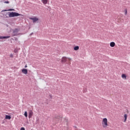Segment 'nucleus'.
<instances>
[{
  "label": "nucleus",
  "mask_w": 130,
  "mask_h": 130,
  "mask_svg": "<svg viewBox=\"0 0 130 130\" xmlns=\"http://www.w3.org/2000/svg\"><path fill=\"white\" fill-rule=\"evenodd\" d=\"M8 14L9 15V18H14V17H18L19 16H22V14L17 12H7V15H8Z\"/></svg>",
  "instance_id": "f257e3e1"
},
{
  "label": "nucleus",
  "mask_w": 130,
  "mask_h": 130,
  "mask_svg": "<svg viewBox=\"0 0 130 130\" xmlns=\"http://www.w3.org/2000/svg\"><path fill=\"white\" fill-rule=\"evenodd\" d=\"M19 31H20L19 28H15L13 31L12 36H18V35H20V34H19Z\"/></svg>",
  "instance_id": "f03ea898"
},
{
  "label": "nucleus",
  "mask_w": 130,
  "mask_h": 130,
  "mask_svg": "<svg viewBox=\"0 0 130 130\" xmlns=\"http://www.w3.org/2000/svg\"><path fill=\"white\" fill-rule=\"evenodd\" d=\"M102 125L103 127H107L108 124L107 123V118H104L103 119Z\"/></svg>",
  "instance_id": "7ed1b4c3"
},
{
  "label": "nucleus",
  "mask_w": 130,
  "mask_h": 130,
  "mask_svg": "<svg viewBox=\"0 0 130 130\" xmlns=\"http://www.w3.org/2000/svg\"><path fill=\"white\" fill-rule=\"evenodd\" d=\"M8 38H11V36H0V39H8Z\"/></svg>",
  "instance_id": "20e7f679"
},
{
  "label": "nucleus",
  "mask_w": 130,
  "mask_h": 130,
  "mask_svg": "<svg viewBox=\"0 0 130 130\" xmlns=\"http://www.w3.org/2000/svg\"><path fill=\"white\" fill-rule=\"evenodd\" d=\"M22 73L24 74V75H27L28 74V70L24 69L22 70Z\"/></svg>",
  "instance_id": "39448f33"
},
{
  "label": "nucleus",
  "mask_w": 130,
  "mask_h": 130,
  "mask_svg": "<svg viewBox=\"0 0 130 130\" xmlns=\"http://www.w3.org/2000/svg\"><path fill=\"white\" fill-rule=\"evenodd\" d=\"M31 20H32L33 23H35V22H37L38 21L39 19L36 17L31 18Z\"/></svg>",
  "instance_id": "423d86ee"
},
{
  "label": "nucleus",
  "mask_w": 130,
  "mask_h": 130,
  "mask_svg": "<svg viewBox=\"0 0 130 130\" xmlns=\"http://www.w3.org/2000/svg\"><path fill=\"white\" fill-rule=\"evenodd\" d=\"M110 46H111V47H114V46H115V43L114 42H111L110 44Z\"/></svg>",
  "instance_id": "0eeeda50"
},
{
  "label": "nucleus",
  "mask_w": 130,
  "mask_h": 130,
  "mask_svg": "<svg viewBox=\"0 0 130 130\" xmlns=\"http://www.w3.org/2000/svg\"><path fill=\"white\" fill-rule=\"evenodd\" d=\"M61 61H62V63H63L64 62H67V57H62Z\"/></svg>",
  "instance_id": "6e6552de"
},
{
  "label": "nucleus",
  "mask_w": 130,
  "mask_h": 130,
  "mask_svg": "<svg viewBox=\"0 0 130 130\" xmlns=\"http://www.w3.org/2000/svg\"><path fill=\"white\" fill-rule=\"evenodd\" d=\"M48 2V0H42V2L43 3V4H44V5H47Z\"/></svg>",
  "instance_id": "1a4fd4ad"
},
{
  "label": "nucleus",
  "mask_w": 130,
  "mask_h": 130,
  "mask_svg": "<svg viewBox=\"0 0 130 130\" xmlns=\"http://www.w3.org/2000/svg\"><path fill=\"white\" fill-rule=\"evenodd\" d=\"M32 115H33V112H29L28 114V118H31V117H32Z\"/></svg>",
  "instance_id": "9d476101"
},
{
  "label": "nucleus",
  "mask_w": 130,
  "mask_h": 130,
  "mask_svg": "<svg viewBox=\"0 0 130 130\" xmlns=\"http://www.w3.org/2000/svg\"><path fill=\"white\" fill-rule=\"evenodd\" d=\"M124 122H125V121H126V119L127 118V115L126 114H125L124 115Z\"/></svg>",
  "instance_id": "9b49d317"
},
{
  "label": "nucleus",
  "mask_w": 130,
  "mask_h": 130,
  "mask_svg": "<svg viewBox=\"0 0 130 130\" xmlns=\"http://www.w3.org/2000/svg\"><path fill=\"white\" fill-rule=\"evenodd\" d=\"M6 119H11V117L10 115H7L5 117Z\"/></svg>",
  "instance_id": "f8f14e48"
},
{
  "label": "nucleus",
  "mask_w": 130,
  "mask_h": 130,
  "mask_svg": "<svg viewBox=\"0 0 130 130\" xmlns=\"http://www.w3.org/2000/svg\"><path fill=\"white\" fill-rule=\"evenodd\" d=\"M79 48V46H76L74 47V50H78Z\"/></svg>",
  "instance_id": "ddd939ff"
},
{
  "label": "nucleus",
  "mask_w": 130,
  "mask_h": 130,
  "mask_svg": "<svg viewBox=\"0 0 130 130\" xmlns=\"http://www.w3.org/2000/svg\"><path fill=\"white\" fill-rule=\"evenodd\" d=\"M121 77L123 79H126V75H125V74H122Z\"/></svg>",
  "instance_id": "4468645a"
},
{
  "label": "nucleus",
  "mask_w": 130,
  "mask_h": 130,
  "mask_svg": "<svg viewBox=\"0 0 130 130\" xmlns=\"http://www.w3.org/2000/svg\"><path fill=\"white\" fill-rule=\"evenodd\" d=\"M24 116H25V117H28V113H27V111L24 112Z\"/></svg>",
  "instance_id": "2eb2a0df"
},
{
  "label": "nucleus",
  "mask_w": 130,
  "mask_h": 130,
  "mask_svg": "<svg viewBox=\"0 0 130 130\" xmlns=\"http://www.w3.org/2000/svg\"><path fill=\"white\" fill-rule=\"evenodd\" d=\"M15 11V9H8V11Z\"/></svg>",
  "instance_id": "dca6fc26"
},
{
  "label": "nucleus",
  "mask_w": 130,
  "mask_h": 130,
  "mask_svg": "<svg viewBox=\"0 0 130 130\" xmlns=\"http://www.w3.org/2000/svg\"><path fill=\"white\" fill-rule=\"evenodd\" d=\"M4 3L5 4H10V2H9V1H5V2H4Z\"/></svg>",
  "instance_id": "f3484780"
},
{
  "label": "nucleus",
  "mask_w": 130,
  "mask_h": 130,
  "mask_svg": "<svg viewBox=\"0 0 130 130\" xmlns=\"http://www.w3.org/2000/svg\"><path fill=\"white\" fill-rule=\"evenodd\" d=\"M8 11H9V10H4L2 11V12H8Z\"/></svg>",
  "instance_id": "a211bd4d"
},
{
  "label": "nucleus",
  "mask_w": 130,
  "mask_h": 130,
  "mask_svg": "<svg viewBox=\"0 0 130 130\" xmlns=\"http://www.w3.org/2000/svg\"><path fill=\"white\" fill-rule=\"evenodd\" d=\"M14 40H15V41H18V38H14Z\"/></svg>",
  "instance_id": "6ab92c4d"
},
{
  "label": "nucleus",
  "mask_w": 130,
  "mask_h": 130,
  "mask_svg": "<svg viewBox=\"0 0 130 130\" xmlns=\"http://www.w3.org/2000/svg\"><path fill=\"white\" fill-rule=\"evenodd\" d=\"M20 130H25V128H24L23 127H21L20 128Z\"/></svg>",
  "instance_id": "aec40b11"
},
{
  "label": "nucleus",
  "mask_w": 130,
  "mask_h": 130,
  "mask_svg": "<svg viewBox=\"0 0 130 130\" xmlns=\"http://www.w3.org/2000/svg\"><path fill=\"white\" fill-rule=\"evenodd\" d=\"M126 14H127V10H125V15H126Z\"/></svg>",
  "instance_id": "412c9836"
},
{
  "label": "nucleus",
  "mask_w": 130,
  "mask_h": 130,
  "mask_svg": "<svg viewBox=\"0 0 130 130\" xmlns=\"http://www.w3.org/2000/svg\"><path fill=\"white\" fill-rule=\"evenodd\" d=\"M83 92H87V89H84V90H83Z\"/></svg>",
  "instance_id": "4be33fe9"
},
{
  "label": "nucleus",
  "mask_w": 130,
  "mask_h": 130,
  "mask_svg": "<svg viewBox=\"0 0 130 130\" xmlns=\"http://www.w3.org/2000/svg\"><path fill=\"white\" fill-rule=\"evenodd\" d=\"M56 118H57V119H59V116H57V117H56Z\"/></svg>",
  "instance_id": "5701e85b"
},
{
  "label": "nucleus",
  "mask_w": 130,
  "mask_h": 130,
  "mask_svg": "<svg viewBox=\"0 0 130 130\" xmlns=\"http://www.w3.org/2000/svg\"><path fill=\"white\" fill-rule=\"evenodd\" d=\"M34 33L33 32H31L30 34V36H31V35H33Z\"/></svg>",
  "instance_id": "b1692460"
},
{
  "label": "nucleus",
  "mask_w": 130,
  "mask_h": 130,
  "mask_svg": "<svg viewBox=\"0 0 130 130\" xmlns=\"http://www.w3.org/2000/svg\"><path fill=\"white\" fill-rule=\"evenodd\" d=\"M10 56H11V57H13V56H14V55H13V54H11Z\"/></svg>",
  "instance_id": "393cba45"
},
{
  "label": "nucleus",
  "mask_w": 130,
  "mask_h": 130,
  "mask_svg": "<svg viewBox=\"0 0 130 130\" xmlns=\"http://www.w3.org/2000/svg\"><path fill=\"white\" fill-rule=\"evenodd\" d=\"M24 68H27V65H26V66L24 67Z\"/></svg>",
  "instance_id": "a878e982"
},
{
  "label": "nucleus",
  "mask_w": 130,
  "mask_h": 130,
  "mask_svg": "<svg viewBox=\"0 0 130 130\" xmlns=\"http://www.w3.org/2000/svg\"><path fill=\"white\" fill-rule=\"evenodd\" d=\"M74 127H75V128H77V127H76V126H74Z\"/></svg>",
  "instance_id": "bb28decb"
},
{
  "label": "nucleus",
  "mask_w": 130,
  "mask_h": 130,
  "mask_svg": "<svg viewBox=\"0 0 130 130\" xmlns=\"http://www.w3.org/2000/svg\"><path fill=\"white\" fill-rule=\"evenodd\" d=\"M62 117H60V118H61Z\"/></svg>",
  "instance_id": "cd10ccee"
},
{
  "label": "nucleus",
  "mask_w": 130,
  "mask_h": 130,
  "mask_svg": "<svg viewBox=\"0 0 130 130\" xmlns=\"http://www.w3.org/2000/svg\"><path fill=\"white\" fill-rule=\"evenodd\" d=\"M59 120H60V119H59Z\"/></svg>",
  "instance_id": "c85d7f7f"
}]
</instances>
